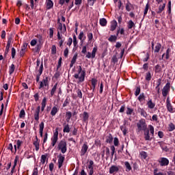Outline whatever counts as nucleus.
Returning <instances> with one entry per match:
<instances>
[{
  "instance_id": "obj_31",
  "label": "nucleus",
  "mask_w": 175,
  "mask_h": 175,
  "mask_svg": "<svg viewBox=\"0 0 175 175\" xmlns=\"http://www.w3.org/2000/svg\"><path fill=\"white\" fill-rule=\"evenodd\" d=\"M69 103H70V98L67 97L62 105V107H66V106H68Z\"/></svg>"
},
{
  "instance_id": "obj_21",
  "label": "nucleus",
  "mask_w": 175,
  "mask_h": 175,
  "mask_svg": "<svg viewBox=\"0 0 175 175\" xmlns=\"http://www.w3.org/2000/svg\"><path fill=\"white\" fill-rule=\"evenodd\" d=\"M165 8H166V3H164L163 5H159V10L157 11V14H161L165 10Z\"/></svg>"
},
{
  "instance_id": "obj_35",
  "label": "nucleus",
  "mask_w": 175,
  "mask_h": 175,
  "mask_svg": "<svg viewBox=\"0 0 175 175\" xmlns=\"http://www.w3.org/2000/svg\"><path fill=\"white\" fill-rule=\"evenodd\" d=\"M139 102H143V100H146V96L144 93H141L140 95L138 96Z\"/></svg>"
},
{
  "instance_id": "obj_50",
  "label": "nucleus",
  "mask_w": 175,
  "mask_h": 175,
  "mask_svg": "<svg viewBox=\"0 0 175 175\" xmlns=\"http://www.w3.org/2000/svg\"><path fill=\"white\" fill-rule=\"evenodd\" d=\"M139 154L141 155L142 158H143V159H147V152L142 151L140 152Z\"/></svg>"
},
{
  "instance_id": "obj_22",
  "label": "nucleus",
  "mask_w": 175,
  "mask_h": 175,
  "mask_svg": "<svg viewBox=\"0 0 175 175\" xmlns=\"http://www.w3.org/2000/svg\"><path fill=\"white\" fill-rule=\"evenodd\" d=\"M135 23L132 20H130L128 21L127 23L128 29H132V28H135Z\"/></svg>"
},
{
  "instance_id": "obj_3",
  "label": "nucleus",
  "mask_w": 175,
  "mask_h": 175,
  "mask_svg": "<svg viewBox=\"0 0 175 175\" xmlns=\"http://www.w3.org/2000/svg\"><path fill=\"white\" fill-rule=\"evenodd\" d=\"M68 144H66V141L65 139L61 140L58 145H57V149L61 151L62 154H65L66 151H68Z\"/></svg>"
},
{
  "instance_id": "obj_29",
  "label": "nucleus",
  "mask_w": 175,
  "mask_h": 175,
  "mask_svg": "<svg viewBox=\"0 0 175 175\" xmlns=\"http://www.w3.org/2000/svg\"><path fill=\"white\" fill-rule=\"evenodd\" d=\"M66 120L67 122H69L70 121V118H72V112L70 111H67L66 113Z\"/></svg>"
},
{
  "instance_id": "obj_15",
  "label": "nucleus",
  "mask_w": 175,
  "mask_h": 175,
  "mask_svg": "<svg viewBox=\"0 0 175 175\" xmlns=\"http://www.w3.org/2000/svg\"><path fill=\"white\" fill-rule=\"evenodd\" d=\"M58 111H59V108H58L57 105L54 106L51 111V116H52V117H54V116H55V114H57Z\"/></svg>"
},
{
  "instance_id": "obj_12",
  "label": "nucleus",
  "mask_w": 175,
  "mask_h": 175,
  "mask_svg": "<svg viewBox=\"0 0 175 175\" xmlns=\"http://www.w3.org/2000/svg\"><path fill=\"white\" fill-rule=\"evenodd\" d=\"M118 26V23H117V21H113L111 23L110 31H111V32H113V31H116V29H117Z\"/></svg>"
},
{
  "instance_id": "obj_60",
  "label": "nucleus",
  "mask_w": 175,
  "mask_h": 175,
  "mask_svg": "<svg viewBox=\"0 0 175 175\" xmlns=\"http://www.w3.org/2000/svg\"><path fill=\"white\" fill-rule=\"evenodd\" d=\"M48 137H49V134L47 133V132H46L44 135L43 144H44V143H46V142H47Z\"/></svg>"
},
{
  "instance_id": "obj_27",
  "label": "nucleus",
  "mask_w": 175,
  "mask_h": 175,
  "mask_svg": "<svg viewBox=\"0 0 175 175\" xmlns=\"http://www.w3.org/2000/svg\"><path fill=\"white\" fill-rule=\"evenodd\" d=\"M14 70H16V66L12 64L9 67V75H13V73H14Z\"/></svg>"
},
{
  "instance_id": "obj_54",
  "label": "nucleus",
  "mask_w": 175,
  "mask_h": 175,
  "mask_svg": "<svg viewBox=\"0 0 175 175\" xmlns=\"http://www.w3.org/2000/svg\"><path fill=\"white\" fill-rule=\"evenodd\" d=\"M154 175H165L163 172H158V168H155L153 171Z\"/></svg>"
},
{
  "instance_id": "obj_48",
  "label": "nucleus",
  "mask_w": 175,
  "mask_h": 175,
  "mask_svg": "<svg viewBox=\"0 0 175 175\" xmlns=\"http://www.w3.org/2000/svg\"><path fill=\"white\" fill-rule=\"evenodd\" d=\"M110 149L111 150V158H113V157H114V154L116 153V147H114V146H111Z\"/></svg>"
},
{
  "instance_id": "obj_8",
  "label": "nucleus",
  "mask_w": 175,
  "mask_h": 175,
  "mask_svg": "<svg viewBox=\"0 0 175 175\" xmlns=\"http://www.w3.org/2000/svg\"><path fill=\"white\" fill-rule=\"evenodd\" d=\"M159 163H160V166H167L169 165V159L166 157H161L159 160Z\"/></svg>"
},
{
  "instance_id": "obj_62",
  "label": "nucleus",
  "mask_w": 175,
  "mask_h": 175,
  "mask_svg": "<svg viewBox=\"0 0 175 175\" xmlns=\"http://www.w3.org/2000/svg\"><path fill=\"white\" fill-rule=\"evenodd\" d=\"M111 61L112 62H113L114 64H117V62H118V59L117 58V56L113 55L111 58Z\"/></svg>"
},
{
  "instance_id": "obj_45",
  "label": "nucleus",
  "mask_w": 175,
  "mask_h": 175,
  "mask_svg": "<svg viewBox=\"0 0 175 175\" xmlns=\"http://www.w3.org/2000/svg\"><path fill=\"white\" fill-rule=\"evenodd\" d=\"M43 73V61H42L40 68L38 69V74L42 75Z\"/></svg>"
},
{
  "instance_id": "obj_26",
  "label": "nucleus",
  "mask_w": 175,
  "mask_h": 175,
  "mask_svg": "<svg viewBox=\"0 0 175 175\" xmlns=\"http://www.w3.org/2000/svg\"><path fill=\"white\" fill-rule=\"evenodd\" d=\"M106 143H113V135H111V133H109L108 135H107Z\"/></svg>"
},
{
  "instance_id": "obj_18",
  "label": "nucleus",
  "mask_w": 175,
  "mask_h": 175,
  "mask_svg": "<svg viewBox=\"0 0 175 175\" xmlns=\"http://www.w3.org/2000/svg\"><path fill=\"white\" fill-rule=\"evenodd\" d=\"M88 118H90V115L88 113L87 111H84L83 113V122H88Z\"/></svg>"
},
{
  "instance_id": "obj_46",
  "label": "nucleus",
  "mask_w": 175,
  "mask_h": 175,
  "mask_svg": "<svg viewBox=\"0 0 175 175\" xmlns=\"http://www.w3.org/2000/svg\"><path fill=\"white\" fill-rule=\"evenodd\" d=\"M113 144H114L115 147H118V145L120 144V141L118 140V137H114Z\"/></svg>"
},
{
  "instance_id": "obj_10",
  "label": "nucleus",
  "mask_w": 175,
  "mask_h": 175,
  "mask_svg": "<svg viewBox=\"0 0 175 175\" xmlns=\"http://www.w3.org/2000/svg\"><path fill=\"white\" fill-rule=\"evenodd\" d=\"M58 168L61 169L62 167V165L64 164V161H65V156L60 154L58 157Z\"/></svg>"
},
{
  "instance_id": "obj_1",
  "label": "nucleus",
  "mask_w": 175,
  "mask_h": 175,
  "mask_svg": "<svg viewBox=\"0 0 175 175\" xmlns=\"http://www.w3.org/2000/svg\"><path fill=\"white\" fill-rule=\"evenodd\" d=\"M75 79H78V84L80 83H83L85 80V70H83L81 66H79L78 73L75 74Z\"/></svg>"
},
{
  "instance_id": "obj_61",
  "label": "nucleus",
  "mask_w": 175,
  "mask_h": 175,
  "mask_svg": "<svg viewBox=\"0 0 175 175\" xmlns=\"http://www.w3.org/2000/svg\"><path fill=\"white\" fill-rule=\"evenodd\" d=\"M77 53H76L74 56L72 57V59L71 60V62H74L75 64H76V60L77 59Z\"/></svg>"
},
{
  "instance_id": "obj_16",
  "label": "nucleus",
  "mask_w": 175,
  "mask_h": 175,
  "mask_svg": "<svg viewBox=\"0 0 175 175\" xmlns=\"http://www.w3.org/2000/svg\"><path fill=\"white\" fill-rule=\"evenodd\" d=\"M161 49H162V44L161 43L157 42L154 46V53H159L161 51Z\"/></svg>"
},
{
  "instance_id": "obj_30",
  "label": "nucleus",
  "mask_w": 175,
  "mask_h": 175,
  "mask_svg": "<svg viewBox=\"0 0 175 175\" xmlns=\"http://www.w3.org/2000/svg\"><path fill=\"white\" fill-rule=\"evenodd\" d=\"M145 79L146 81H151V79H152V75H151V72L148 71V72H146Z\"/></svg>"
},
{
  "instance_id": "obj_36",
  "label": "nucleus",
  "mask_w": 175,
  "mask_h": 175,
  "mask_svg": "<svg viewBox=\"0 0 175 175\" xmlns=\"http://www.w3.org/2000/svg\"><path fill=\"white\" fill-rule=\"evenodd\" d=\"M162 70V67L159 64L156 65L154 67V72L155 73H159Z\"/></svg>"
},
{
  "instance_id": "obj_38",
  "label": "nucleus",
  "mask_w": 175,
  "mask_h": 175,
  "mask_svg": "<svg viewBox=\"0 0 175 175\" xmlns=\"http://www.w3.org/2000/svg\"><path fill=\"white\" fill-rule=\"evenodd\" d=\"M12 45V38L9 37L8 38L7 45L5 46V49H10V46Z\"/></svg>"
},
{
  "instance_id": "obj_40",
  "label": "nucleus",
  "mask_w": 175,
  "mask_h": 175,
  "mask_svg": "<svg viewBox=\"0 0 175 175\" xmlns=\"http://www.w3.org/2000/svg\"><path fill=\"white\" fill-rule=\"evenodd\" d=\"M72 38H73L74 47H77V37H76L75 34H73Z\"/></svg>"
},
{
  "instance_id": "obj_23",
  "label": "nucleus",
  "mask_w": 175,
  "mask_h": 175,
  "mask_svg": "<svg viewBox=\"0 0 175 175\" xmlns=\"http://www.w3.org/2000/svg\"><path fill=\"white\" fill-rule=\"evenodd\" d=\"M124 166L126 167V172H131L132 170V166H131V163H129L128 161L124 162Z\"/></svg>"
},
{
  "instance_id": "obj_14",
  "label": "nucleus",
  "mask_w": 175,
  "mask_h": 175,
  "mask_svg": "<svg viewBox=\"0 0 175 175\" xmlns=\"http://www.w3.org/2000/svg\"><path fill=\"white\" fill-rule=\"evenodd\" d=\"M46 10H50V9H52V8L54 6V3H53V1L51 0H46Z\"/></svg>"
},
{
  "instance_id": "obj_56",
  "label": "nucleus",
  "mask_w": 175,
  "mask_h": 175,
  "mask_svg": "<svg viewBox=\"0 0 175 175\" xmlns=\"http://www.w3.org/2000/svg\"><path fill=\"white\" fill-rule=\"evenodd\" d=\"M140 86L137 87L135 92V96H138V95H140Z\"/></svg>"
},
{
  "instance_id": "obj_51",
  "label": "nucleus",
  "mask_w": 175,
  "mask_h": 175,
  "mask_svg": "<svg viewBox=\"0 0 175 175\" xmlns=\"http://www.w3.org/2000/svg\"><path fill=\"white\" fill-rule=\"evenodd\" d=\"M132 113H133V109L127 107V111L126 112V114H127V116H131L132 115Z\"/></svg>"
},
{
  "instance_id": "obj_52",
  "label": "nucleus",
  "mask_w": 175,
  "mask_h": 175,
  "mask_svg": "<svg viewBox=\"0 0 175 175\" xmlns=\"http://www.w3.org/2000/svg\"><path fill=\"white\" fill-rule=\"evenodd\" d=\"M175 129V126L174 124L170 123L169 124V131L170 132H173V131Z\"/></svg>"
},
{
  "instance_id": "obj_44",
  "label": "nucleus",
  "mask_w": 175,
  "mask_h": 175,
  "mask_svg": "<svg viewBox=\"0 0 175 175\" xmlns=\"http://www.w3.org/2000/svg\"><path fill=\"white\" fill-rule=\"evenodd\" d=\"M46 158H47V156H46V154H42L41 156V163H42V165H44V163H46Z\"/></svg>"
},
{
  "instance_id": "obj_42",
  "label": "nucleus",
  "mask_w": 175,
  "mask_h": 175,
  "mask_svg": "<svg viewBox=\"0 0 175 175\" xmlns=\"http://www.w3.org/2000/svg\"><path fill=\"white\" fill-rule=\"evenodd\" d=\"M40 113V111H36L35 113H34V120L36 121H39V113Z\"/></svg>"
},
{
  "instance_id": "obj_24",
  "label": "nucleus",
  "mask_w": 175,
  "mask_h": 175,
  "mask_svg": "<svg viewBox=\"0 0 175 175\" xmlns=\"http://www.w3.org/2000/svg\"><path fill=\"white\" fill-rule=\"evenodd\" d=\"M100 25L101 27H106L107 25V20L105 18H100Z\"/></svg>"
},
{
  "instance_id": "obj_9",
  "label": "nucleus",
  "mask_w": 175,
  "mask_h": 175,
  "mask_svg": "<svg viewBox=\"0 0 175 175\" xmlns=\"http://www.w3.org/2000/svg\"><path fill=\"white\" fill-rule=\"evenodd\" d=\"M166 107L167 111L170 113H174V110L173 109V105H172V103H170V100L169 99V97L167 98L166 100Z\"/></svg>"
},
{
  "instance_id": "obj_41",
  "label": "nucleus",
  "mask_w": 175,
  "mask_h": 175,
  "mask_svg": "<svg viewBox=\"0 0 175 175\" xmlns=\"http://www.w3.org/2000/svg\"><path fill=\"white\" fill-rule=\"evenodd\" d=\"M25 118V111L24 109H21L19 113V118Z\"/></svg>"
},
{
  "instance_id": "obj_4",
  "label": "nucleus",
  "mask_w": 175,
  "mask_h": 175,
  "mask_svg": "<svg viewBox=\"0 0 175 175\" xmlns=\"http://www.w3.org/2000/svg\"><path fill=\"white\" fill-rule=\"evenodd\" d=\"M138 132L141 131H147V124L146 123V120H140L139 122L137 124Z\"/></svg>"
},
{
  "instance_id": "obj_34",
  "label": "nucleus",
  "mask_w": 175,
  "mask_h": 175,
  "mask_svg": "<svg viewBox=\"0 0 175 175\" xmlns=\"http://www.w3.org/2000/svg\"><path fill=\"white\" fill-rule=\"evenodd\" d=\"M150 8V4L148 3H147V4L146 5L144 11V18L146 17V16L147 15V13H148V9Z\"/></svg>"
},
{
  "instance_id": "obj_32",
  "label": "nucleus",
  "mask_w": 175,
  "mask_h": 175,
  "mask_svg": "<svg viewBox=\"0 0 175 175\" xmlns=\"http://www.w3.org/2000/svg\"><path fill=\"white\" fill-rule=\"evenodd\" d=\"M63 132L64 133H69V132H70V127H69L68 124H67L64 126V129H63Z\"/></svg>"
},
{
  "instance_id": "obj_33",
  "label": "nucleus",
  "mask_w": 175,
  "mask_h": 175,
  "mask_svg": "<svg viewBox=\"0 0 175 175\" xmlns=\"http://www.w3.org/2000/svg\"><path fill=\"white\" fill-rule=\"evenodd\" d=\"M44 129V122H41L39 124V133H43V130Z\"/></svg>"
},
{
  "instance_id": "obj_13",
  "label": "nucleus",
  "mask_w": 175,
  "mask_h": 175,
  "mask_svg": "<svg viewBox=\"0 0 175 175\" xmlns=\"http://www.w3.org/2000/svg\"><path fill=\"white\" fill-rule=\"evenodd\" d=\"M120 170V168L116 165H111L109 168V174H113V173H117Z\"/></svg>"
},
{
  "instance_id": "obj_39",
  "label": "nucleus",
  "mask_w": 175,
  "mask_h": 175,
  "mask_svg": "<svg viewBox=\"0 0 175 175\" xmlns=\"http://www.w3.org/2000/svg\"><path fill=\"white\" fill-rule=\"evenodd\" d=\"M105 154H106V160L109 159V157H110V149L108 147L105 148Z\"/></svg>"
},
{
  "instance_id": "obj_28",
  "label": "nucleus",
  "mask_w": 175,
  "mask_h": 175,
  "mask_svg": "<svg viewBox=\"0 0 175 175\" xmlns=\"http://www.w3.org/2000/svg\"><path fill=\"white\" fill-rule=\"evenodd\" d=\"M38 140V136H36V141L33 143L34 147H36V151H39V142Z\"/></svg>"
},
{
  "instance_id": "obj_64",
  "label": "nucleus",
  "mask_w": 175,
  "mask_h": 175,
  "mask_svg": "<svg viewBox=\"0 0 175 175\" xmlns=\"http://www.w3.org/2000/svg\"><path fill=\"white\" fill-rule=\"evenodd\" d=\"M141 116H142L143 117H147L148 116L147 112H146L144 109H141Z\"/></svg>"
},
{
  "instance_id": "obj_53",
  "label": "nucleus",
  "mask_w": 175,
  "mask_h": 175,
  "mask_svg": "<svg viewBox=\"0 0 175 175\" xmlns=\"http://www.w3.org/2000/svg\"><path fill=\"white\" fill-rule=\"evenodd\" d=\"M47 103V98L46 97H44L42 101V107H46V105Z\"/></svg>"
},
{
  "instance_id": "obj_11",
  "label": "nucleus",
  "mask_w": 175,
  "mask_h": 175,
  "mask_svg": "<svg viewBox=\"0 0 175 175\" xmlns=\"http://www.w3.org/2000/svg\"><path fill=\"white\" fill-rule=\"evenodd\" d=\"M92 87L90 86L91 90H92V92H95V88H96V84H98V79L93 78L91 80Z\"/></svg>"
},
{
  "instance_id": "obj_57",
  "label": "nucleus",
  "mask_w": 175,
  "mask_h": 175,
  "mask_svg": "<svg viewBox=\"0 0 175 175\" xmlns=\"http://www.w3.org/2000/svg\"><path fill=\"white\" fill-rule=\"evenodd\" d=\"M59 76H61V72H59L58 70H56V72L55 73L53 77L55 79H59Z\"/></svg>"
},
{
  "instance_id": "obj_55",
  "label": "nucleus",
  "mask_w": 175,
  "mask_h": 175,
  "mask_svg": "<svg viewBox=\"0 0 175 175\" xmlns=\"http://www.w3.org/2000/svg\"><path fill=\"white\" fill-rule=\"evenodd\" d=\"M51 54H57V46L55 45H53L51 47Z\"/></svg>"
},
{
  "instance_id": "obj_47",
  "label": "nucleus",
  "mask_w": 175,
  "mask_h": 175,
  "mask_svg": "<svg viewBox=\"0 0 175 175\" xmlns=\"http://www.w3.org/2000/svg\"><path fill=\"white\" fill-rule=\"evenodd\" d=\"M11 55L12 58L14 59V58L16 57V49H14V47L12 48Z\"/></svg>"
},
{
  "instance_id": "obj_49",
  "label": "nucleus",
  "mask_w": 175,
  "mask_h": 175,
  "mask_svg": "<svg viewBox=\"0 0 175 175\" xmlns=\"http://www.w3.org/2000/svg\"><path fill=\"white\" fill-rule=\"evenodd\" d=\"M89 170H93L94 169V161L90 160L89 161V165L88 166Z\"/></svg>"
},
{
  "instance_id": "obj_37",
  "label": "nucleus",
  "mask_w": 175,
  "mask_h": 175,
  "mask_svg": "<svg viewBox=\"0 0 175 175\" xmlns=\"http://www.w3.org/2000/svg\"><path fill=\"white\" fill-rule=\"evenodd\" d=\"M42 81L43 82L44 87L49 86V77H45Z\"/></svg>"
},
{
  "instance_id": "obj_6",
  "label": "nucleus",
  "mask_w": 175,
  "mask_h": 175,
  "mask_svg": "<svg viewBox=\"0 0 175 175\" xmlns=\"http://www.w3.org/2000/svg\"><path fill=\"white\" fill-rule=\"evenodd\" d=\"M51 146L54 147L55 144H57V142H58V128L55 129V131L53 133V136L51 138Z\"/></svg>"
},
{
  "instance_id": "obj_63",
  "label": "nucleus",
  "mask_w": 175,
  "mask_h": 175,
  "mask_svg": "<svg viewBox=\"0 0 175 175\" xmlns=\"http://www.w3.org/2000/svg\"><path fill=\"white\" fill-rule=\"evenodd\" d=\"M22 144H23V142H22L21 140L18 139V140L16 141V146H17V148H18V149L20 148V147H21V145H22Z\"/></svg>"
},
{
  "instance_id": "obj_59",
  "label": "nucleus",
  "mask_w": 175,
  "mask_h": 175,
  "mask_svg": "<svg viewBox=\"0 0 175 175\" xmlns=\"http://www.w3.org/2000/svg\"><path fill=\"white\" fill-rule=\"evenodd\" d=\"M54 36V30L53 28L49 29V38L51 39Z\"/></svg>"
},
{
  "instance_id": "obj_58",
  "label": "nucleus",
  "mask_w": 175,
  "mask_h": 175,
  "mask_svg": "<svg viewBox=\"0 0 175 175\" xmlns=\"http://www.w3.org/2000/svg\"><path fill=\"white\" fill-rule=\"evenodd\" d=\"M77 96H78L80 99H81V98H83V93L81 92V90L78 89L77 91Z\"/></svg>"
},
{
  "instance_id": "obj_17",
  "label": "nucleus",
  "mask_w": 175,
  "mask_h": 175,
  "mask_svg": "<svg viewBox=\"0 0 175 175\" xmlns=\"http://www.w3.org/2000/svg\"><path fill=\"white\" fill-rule=\"evenodd\" d=\"M146 105L148 109H152L155 108V103H152V99H149Z\"/></svg>"
},
{
  "instance_id": "obj_2",
  "label": "nucleus",
  "mask_w": 175,
  "mask_h": 175,
  "mask_svg": "<svg viewBox=\"0 0 175 175\" xmlns=\"http://www.w3.org/2000/svg\"><path fill=\"white\" fill-rule=\"evenodd\" d=\"M144 132L145 140L151 142L154 138V126L152 125H149V129H147Z\"/></svg>"
},
{
  "instance_id": "obj_43",
  "label": "nucleus",
  "mask_w": 175,
  "mask_h": 175,
  "mask_svg": "<svg viewBox=\"0 0 175 175\" xmlns=\"http://www.w3.org/2000/svg\"><path fill=\"white\" fill-rule=\"evenodd\" d=\"M96 51H98V48L94 47L92 51V58L95 57V55H96Z\"/></svg>"
},
{
  "instance_id": "obj_5",
  "label": "nucleus",
  "mask_w": 175,
  "mask_h": 175,
  "mask_svg": "<svg viewBox=\"0 0 175 175\" xmlns=\"http://www.w3.org/2000/svg\"><path fill=\"white\" fill-rule=\"evenodd\" d=\"M170 92V82H167L162 90V95L164 97L167 96V94Z\"/></svg>"
},
{
  "instance_id": "obj_20",
  "label": "nucleus",
  "mask_w": 175,
  "mask_h": 175,
  "mask_svg": "<svg viewBox=\"0 0 175 175\" xmlns=\"http://www.w3.org/2000/svg\"><path fill=\"white\" fill-rule=\"evenodd\" d=\"M57 87H58V83H56L53 87L52 88L51 90V96L53 97L54 96V94H55L56 91H57Z\"/></svg>"
},
{
  "instance_id": "obj_25",
  "label": "nucleus",
  "mask_w": 175,
  "mask_h": 175,
  "mask_svg": "<svg viewBox=\"0 0 175 175\" xmlns=\"http://www.w3.org/2000/svg\"><path fill=\"white\" fill-rule=\"evenodd\" d=\"M132 8H133V5L131 3V2L128 1L126 3V12H131L132 10Z\"/></svg>"
},
{
  "instance_id": "obj_7",
  "label": "nucleus",
  "mask_w": 175,
  "mask_h": 175,
  "mask_svg": "<svg viewBox=\"0 0 175 175\" xmlns=\"http://www.w3.org/2000/svg\"><path fill=\"white\" fill-rule=\"evenodd\" d=\"M87 151H88V144H87V142L83 144L81 147V150L80 152L81 157H84L85 154L87 153Z\"/></svg>"
},
{
  "instance_id": "obj_19",
  "label": "nucleus",
  "mask_w": 175,
  "mask_h": 175,
  "mask_svg": "<svg viewBox=\"0 0 175 175\" xmlns=\"http://www.w3.org/2000/svg\"><path fill=\"white\" fill-rule=\"evenodd\" d=\"M118 38V37L116 35H111L110 37L108 38V40L111 43H114V42H117V38Z\"/></svg>"
}]
</instances>
